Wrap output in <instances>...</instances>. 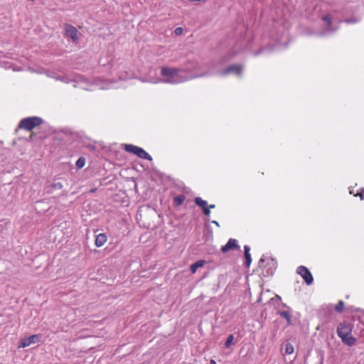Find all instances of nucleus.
<instances>
[{
  "instance_id": "nucleus-11",
  "label": "nucleus",
  "mask_w": 364,
  "mask_h": 364,
  "mask_svg": "<svg viewBox=\"0 0 364 364\" xmlns=\"http://www.w3.org/2000/svg\"><path fill=\"white\" fill-rule=\"evenodd\" d=\"M195 203L202 208L203 213L205 215H209L210 211L208 208V203L206 200H203L200 197H196L195 198Z\"/></svg>"
},
{
  "instance_id": "nucleus-1",
  "label": "nucleus",
  "mask_w": 364,
  "mask_h": 364,
  "mask_svg": "<svg viewBox=\"0 0 364 364\" xmlns=\"http://www.w3.org/2000/svg\"><path fill=\"white\" fill-rule=\"evenodd\" d=\"M182 71L181 69L172 68L168 67H163L161 68V75L164 77L161 80V82L169 83V84H178L187 80L188 79H192L196 77H200L208 75V73H202L198 75L192 76L189 78H184L180 75V73Z\"/></svg>"
},
{
  "instance_id": "nucleus-10",
  "label": "nucleus",
  "mask_w": 364,
  "mask_h": 364,
  "mask_svg": "<svg viewBox=\"0 0 364 364\" xmlns=\"http://www.w3.org/2000/svg\"><path fill=\"white\" fill-rule=\"evenodd\" d=\"M233 249L240 250V247L238 245L237 240L230 238L225 245L222 246L221 251L226 253Z\"/></svg>"
},
{
  "instance_id": "nucleus-14",
  "label": "nucleus",
  "mask_w": 364,
  "mask_h": 364,
  "mask_svg": "<svg viewBox=\"0 0 364 364\" xmlns=\"http://www.w3.org/2000/svg\"><path fill=\"white\" fill-rule=\"evenodd\" d=\"M63 188V184L60 182L53 183L51 184L47 185L45 187V191L46 193H52L55 190H60Z\"/></svg>"
},
{
  "instance_id": "nucleus-3",
  "label": "nucleus",
  "mask_w": 364,
  "mask_h": 364,
  "mask_svg": "<svg viewBox=\"0 0 364 364\" xmlns=\"http://www.w3.org/2000/svg\"><path fill=\"white\" fill-rule=\"evenodd\" d=\"M43 123V119L40 117H29L22 119L18 124V127L26 131H31Z\"/></svg>"
},
{
  "instance_id": "nucleus-33",
  "label": "nucleus",
  "mask_w": 364,
  "mask_h": 364,
  "mask_svg": "<svg viewBox=\"0 0 364 364\" xmlns=\"http://www.w3.org/2000/svg\"><path fill=\"white\" fill-rule=\"evenodd\" d=\"M210 364H216V362L214 360H211Z\"/></svg>"
},
{
  "instance_id": "nucleus-35",
  "label": "nucleus",
  "mask_w": 364,
  "mask_h": 364,
  "mask_svg": "<svg viewBox=\"0 0 364 364\" xmlns=\"http://www.w3.org/2000/svg\"><path fill=\"white\" fill-rule=\"evenodd\" d=\"M119 78H120V79H123V80H124V79H125V77H122V76H119Z\"/></svg>"
},
{
  "instance_id": "nucleus-4",
  "label": "nucleus",
  "mask_w": 364,
  "mask_h": 364,
  "mask_svg": "<svg viewBox=\"0 0 364 364\" xmlns=\"http://www.w3.org/2000/svg\"><path fill=\"white\" fill-rule=\"evenodd\" d=\"M124 149L126 151L132 153L141 159L152 161V157L150 154L141 147L132 144H125Z\"/></svg>"
},
{
  "instance_id": "nucleus-34",
  "label": "nucleus",
  "mask_w": 364,
  "mask_h": 364,
  "mask_svg": "<svg viewBox=\"0 0 364 364\" xmlns=\"http://www.w3.org/2000/svg\"><path fill=\"white\" fill-rule=\"evenodd\" d=\"M95 191H96V188L92 189V190L91 191V192H92V193H94V192H95Z\"/></svg>"
},
{
  "instance_id": "nucleus-25",
  "label": "nucleus",
  "mask_w": 364,
  "mask_h": 364,
  "mask_svg": "<svg viewBox=\"0 0 364 364\" xmlns=\"http://www.w3.org/2000/svg\"><path fill=\"white\" fill-rule=\"evenodd\" d=\"M359 19L358 18H348V19H345L343 21H341L340 22H345L346 23H348V24H351V23H358L359 22Z\"/></svg>"
},
{
  "instance_id": "nucleus-23",
  "label": "nucleus",
  "mask_w": 364,
  "mask_h": 364,
  "mask_svg": "<svg viewBox=\"0 0 364 364\" xmlns=\"http://www.w3.org/2000/svg\"><path fill=\"white\" fill-rule=\"evenodd\" d=\"M344 308V302L343 301H339L338 303L336 305L335 309L338 312H341Z\"/></svg>"
},
{
  "instance_id": "nucleus-5",
  "label": "nucleus",
  "mask_w": 364,
  "mask_h": 364,
  "mask_svg": "<svg viewBox=\"0 0 364 364\" xmlns=\"http://www.w3.org/2000/svg\"><path fill=\"white\" fill-rule=\"evenodd\" d=\"M243 71V66L240 64L230 65L226 68L218 72V75L220 76H225L230 73H235L237 76H241Z\"/></svg>"
},
{
  "instance_id": "nucleus-13",
  "label": "nucleus",
  "mask_w": 364,
  "mask_h": 364,
  "mask_svg": "<svg viewBox=\"0 0 364 364\" xmlns=\"http://www.w3.org/2000/svg\"><path fill=\"white\" fill-rule=\"evenodd\" d=\"M282 306L288 308L289 311H279L277 314L285 318L288 324H290L291 322V309L286 304L282 303Z\"/></svg>"
},
{
  "instance_id": "nucleus-32",
  "label": "nucleus",
  "mask_w": 364,
  "mask_h": 364,
  "mask_svg": "<svg viewBox=\"0 0 364 364\" xmlns=\"http://www.w3.org/2000/svg\"><path fill=\"white\" fill-rule=\"evenodd\" d=\"M215 205L214 204H210V205H208V208H215Z\"/></svg>"
},
{
  "instance_id": "nucleus-24",
  "label": "nucleus",
  "mask_w": 364,
  "mask_h": 364,
  "mask_svg": "<svg viewBox=\"0 0 364 364\" xmlns=\"http://www.w3.org/2000/svg\"><path fill=\"white\" fill-rule=\"evenodd\" d=\"M53 78H55L56 80H60L65 83L70 82V80L65 76L55 75L53 76Z\"/></svg>"
},
{
  "instance_id": "nucleus-12",
  "label": "nucleus",
  "mask_w": 364,
  "mask_h": 364,
  "mask_svg": "<svg viewBox=\"0 0 364 364\" xmlns=\"http://www.w3.org/2000/svg\"><path fill=\"white\" fill-rule=\"evenodd\" d=\"M322 19L326 25V31L333 33L338 30V26H332V17L330 14H326Z\"/></svg>"
},
{
  "instance_id": "nucleus-31",
  "label": "nucleus",
  "mask_w": 364,
  "mask_h": 364,
  "mask_svg": "<svg viewBox=\"0 0 364 364\" xmlns=\"http://www.w3.org/2000/svg\"><path fill=\"white\" fill-rule=\"evenodd\" d=\"M211 223L215 224L218 227L220 226L219 223L218 221H216V220H213Z\"/></svg>"
},
{
  "instance_id": "nucleus-27",
  "label": "nucleus",
  "mask_w": 364,
  "mask_h": 364,
  "mask_svg": "<svg viewBox=\"0 0 364 364\" xmlns=\"http://www.w3.org/2000/svg\"><path fill=\"white\" fill-rule=\"evenodd\" d=\"M174 33L176 36H180L183 33V28L181 27H177L175 28Z\"/></svg>"
},
{
  "instance_id": "nucleus-22",
  "label": "nucleus",
  "mask_w": 364,
  "mask_h": 364,
  "mask_svg": "<svg viewBox=\"0 0 364 364\" xmlns=\"http://www.w3.org/2000/svg\"><path fill=\"white\" fill-rule=\"evenodd\" d=\"M233 339H234L233 335H230L228 337V338H227V340L225 341V346L226 348H229L230 347V346L232 343Z\"/></svg>"
},
{
  "instance_id": "nucleus-17",
  "label": "nucleus",
  "mask_w": 364,
  "mask_h": 364,
  "mask_svg": "<svg viewBox=\"0 0 364 364\" xmlns=\"http://www.w3.org/2000/svg\"><path fill=\"white\" fill-rule=\"evenodd\" d=\"M342 342L345 344H346L348 346H353L355 342L356 339L353 336H351V334H348V336H345L343 338H341Z\"/></svg>"
},
{
  "instance_id": "nucleus-28",
  "label": "nucleus",
  "mask_w": 364,
  "mask_h": 364,
  "mask_svg": "<svg viewBox=\"0 0 364 364\" xmlns=\"http://www.w3.org/2000/svg\"><path fill=\"white\" fill-rule=\"evenodd\" d=\"M264 50V48H261V49H259V50H257V51H255V52L253 53V55H254L255 56H257V55H259L260 53H262Z\"/></svg>"
},
{
  "instance_id": "nucleus-20",
  "label": "nucleus",
  "mask_w": 364,
  "mask_h": 364,
  "mask_svg": "<svg viewBox=\"0 0 364 364\" xmlns=\"http://www.w3.org/2000/svg\"><path fill=\"white\" fill-rule=\"evenodd\" d=\"M85 159L83 158V157H80L77 161H76V164H75V166L77 168H82L85 166Z\"/></svg>"
},
{
  "instance_id": "nucleus-19",
  "label": "nucleus",
  "mask_w": 364,
  "mask_h": 364,
  "mask_svg": "<svg viewBox=\"0 0 364 364\" xmlns=\"http://www.w3.org/2000/svg\"><path fill=\"white\" fill-rule=\"evenodd\" d=\"M184 195H178L173 198V203L176 206L181 205L185 200Z\"/></svg>"
},
{
  "instance_id": "nucleus-16",
  "label": "nucleus",
  "mask_w": 364,
  "mask_h": 364,
  "mask_svg": "<svg viewBox=\"0 0 364 364\" xmlns=\"http://www.w3.org/2000/svg\"><path fill=\"white\" fill-rule=\"evenodd\" d=\"M107 240V235L103 233H100L96 236L95 245L97 247H100L105 245Z\"/></svg>"
},
{
  "instance_id": "nucleus-29",
  "label": "nucleus",
  "mask_w": 364,
  "mask_h": 364,
  "mask_svg": "<svg viewBox=\"0 0 364 364\" xmlns=\"http://www.w3.org/2000/svg\"><path fill=\"white\" fill-rule=\"evenodd\" d=\"M358 196H360L361 200L364 199V188H362L360 190V192L358 193Z\"/></svg>"
},
{
  "instance_id": "nucleus-6",
  "label": "nucleus",
  "mask_w": 364,
  "mask_h": 364,
  "mask_svg": "<svg viewBox=\"0 0 364 364\" xmlns=\"http://www.w3.org/2000/svg\"><path fill=\"white\" fill-rule=\"evenodd\" d=\"M296 273L299 274L305 281L307 285L313 283L314 278L310 271L304 266H299L297 267Z\"/></svg>"
},
{
  "instance_id": "nucleus-18",
  "label": "nucleus",
  "mask_w": 364,
  "mask_h": 364,
  "mask_svg": "<svg viewBox=\"0 0 364 364\" xmlns=\"http://www.w3.org/2000/svg\"><path fill=\"white\" fill-rule=\"evenodd\" d=\"M205 261L204 260H198L197 262L192 264L190 267V270L191 273H195L196 270L204 265Z\"/></svg>"
},
{
  "instance_id": "nucleus-30",
  "label": "nucleus",
  "mask_w": 364,
  "mask_h": 364,
  "mask_svg": "<svg viewBox=\"0 0 364 364\" xmlns=\"http://www.w3.org/2000/svg\"><path fill=\"white\" fill-rule=\"evenodd\" d=\"M274 299H277L278 301H281V296L279 295H276L274 298L272 299V300H274Z\"/></svg>"
},
{
  "instance_id": "nucleus-8",
  "label": "nucleus",
  "mask_w": 364,
  "mask_h": 364,
  "mask_svg": "<svg viewBox=\"0 0 364 364\" xmlns=\"http://www.w3.org/2000/svg\"><path fill=\"white\" fill-rule=\"evenodd\" d=\"M64 31L65 36L70 38L73 41L77 42L78 41V31L75 26L70 24H65Z\"/></svg>"
},
{
  "instance_id": "nucleus-26",
  "label": "nucleus",
  "mask_w": 364,
  "mask_h": 364,
  "mask_svg": "<svg viewBox=\"0 0 364 364\" xmlns=\"http://www.w3.org/2000/svg\"><path fill=\"white\" fill-rule=\"evenodd\" d=\"M189 63L192 64L193 65V67L191 68H187L186 69V71H188V72H191V70H195L197 67H198V63L196 62H189Z\"/></svg>"
},
{
  "instance_id": "nucleus-2",
  "label": "nucleus",
  "mask_w": 364,
  "mask_h": 364,
  "mask_svg": "<svg viewBox=\"0 0 364 364\" xmlns=\"http://www.w3.org/2000/svg\"><path fill=\"white\" fill-rule=\"evenodd\" d=\"M277 267V262L274 259L262 257L258 264V271L263 277H272Z\"/></svg>"
},
{
  "instance_id": "nucleus-7",
  "label": "nucleus",
  "mask_w": 364,
  "mask_h": 364,
  "mask_svg": "<svg viewBox=\"0 0 364 364\" xmlns=\"http://www.w3.org/2000/svg\"><path fill=\"white\" fill-rule=\"evenodd\" d=\"M41 337V336L40 334H34L28 337L23 338L20 341L18 348H26L31 344L36 343L40 341Z\"/></svg>"
},
{
  "instance_id": "nucleus-21",
  "label": "nucleus",
  "mask_w": 364,
  "mask_h": 364,
  "mask_svg": "<svg viewBox=\"0 0 364 364\" xmlns=\"http://www.w3.org/2000/svg\"><path fill=\"white\" fill-rule=\"evenodd\" d=\"M294 346L291 343H288L286 344V346H285L286 354H288V355L292 354L294 353Z\"/></svg>"
},
{
  "instance_id": "nucleus-15",
  "label": "nucleus",
  "mask_w": 364,
  "mask_h": 364,
  "mask_svg": "<svg viewBox=\"0 0 364 364\" xmlns=\"http://www.w3.org/2000/svg\"><path fill=\"white\" fill-rule=\"evenodd\" d=\"M250 246L245 245L244 246V253H245V265L247 267H249L252 262V258H251V255H250Z\"/></svg>"
},
{
  "instance_id": "nucleus-9",
  "label": "nucleus",
  "mask_w": 364,
  "mask_h": 364,
  "mask_svg": "<svg viewBox=\"0 0 364 364\" xmlns=\"http://www.w3.org/2000/svg\"><path fill=\"white\" fill-rule=\"evenodd\" d=\"M352 328L350 324L346 323V322L341 323L337 327V333L338 336L341 338L345 336H348V334H351Z\"/></svg>"
}]
</instances>
